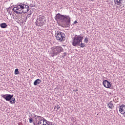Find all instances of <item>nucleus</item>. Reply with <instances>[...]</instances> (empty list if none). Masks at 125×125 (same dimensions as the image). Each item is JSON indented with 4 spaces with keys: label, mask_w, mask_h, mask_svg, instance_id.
Here are the masks:
<instances>
[{
    "label": "nucleus",
    "mask_w": 125,
    "mask_h": 125,
    "mask_svg": "<svg viewBox=\"0 0 125 125\" xmlns=\"http://www.w3.org/2000/svg\"><path fill=\"white\" fill-rule=\"evenodd\" d=\"M55 19L56 21H59L61 23H64L66 27L70 28L71 25V18H70V16L58 13L55 16Z\"/></svg>",
    "instance_id": "f257e3e1"
},
{
    "label": "nucleus",
    "mask_w": 125,
    "mask_h": 125,
    "mask_svg": "<svg viewBox=\"0 0 125 125\" xmlns=\"http://www.w3.org/2000/svg\"><path fill=\"white\" fill-rule=\"evenodd\" d=\"M30 7L26 4H19L16 7H14L12 9L13 11L17 14H25L29 11Z\"/></svg>",
    "instance_id": "f03ea898"
},
{
    "label": "nucleus",
    "mask_w": 125,
    "mask_h": 125,
    "mask_svg": "<svg viewBox=\"0 0 125 125\" xmlns=\"http://www.w3.org/2000/svg\"><path fill=\"white\" fill-rule=\"evenodd\" d=\"M83 40V36H82V34L80 35H76L73 38V41L72 42V45L73 46H78V45L80 44Z\"/></svg>",
    "instance_id": "7ed1b4c3"
},
{
    "label": "nucleus",
    "mask_w": 125,
    "mask_h": 125,
    "mask_svg": "<svg viewBox=\"0 0 125 125\" xmlns=\"http://www.w3.org/2000/svg\"><path fill=\"white\" fill-rule=\"evenodd\" d=\"M63 51H64V49H63L62 47L59 46H55L53 47L51 51V54L53 57L54 56H56V55L59 54V53L63 52Z\"/></svg>",
    "instance_id": "20e7f679"
},
{
    "label": "nucleus",
    "mask_w": 125,
    "mask_h": 125,
    "mask_svg": "<svg viewBox=\"0 0 125 125\" xmlns=\"http://www.w3.org/2000/svg\"><path fill=\"white\" fill-rule=\"evenodd\" d=\"M2 98H4L6 101H8L10 102V104H15V102H16V100H15V98L14 97V95L11 94H5L0 95Z\"/></svg>",
    "instance_id": "39448f33"
},
{
    "label": "nucleus",
    "mask_w": 125,
    "mask_h": 125,
    "mask_svg": "<svg viewBox=\"0 0 125 125\" xmlns=\"http://www.w3.org/2000/svg\"><path fill=\"white\" fill-rule=\"evenodd\" d=\"M55 36L56 37V40L60 42H64V40H66V37L64 33L57 31L56 32Z\"/></svg>",
    "instance_id": "423d86ee"
},
{
    "label": "nucleus",
    "mask_w": 125,
    "mask_h": 125,
    "mask_svg": "<svg viewBox=\"0 0 125 125\" xmlns=\"http://www.w3.org/2000/svg\"><path fill=\"white\" fill-rule=\"evenodd\" d=\"M103 83L104 87H106V88H111L112 87V83L107 80L104 81Z\"/></svg>",
    "instance_id": "0eeeda50"
},
{
    "label": "nucleus",
    "mask_w": 125,
    "mask_h": 125,
    "mask_svg": "<svg viewBox=\"0 0 125 125\" xmlns=\"http://www.w3.org/2000/svg\"><path fill=\"white\" fill-rule=\"evenodd\" d=\"M36 24L37 26H40V27H42L44 25V21H40V20H37Z\"/></svg>",
    "instance_id": "6e6552de"
},
{
    "label": "nucleus",
    "mask_w": 125,
    "mask_h": 125,
    "mask_svg": "<svg viewBox=\"0 0 125 125\" xmlns=\"http://www.w3.org/2000/svg\"><path fill=\"white\" fill-rule=\"evenodd\" d=\"M119 112L120 113H124L125 111V105L121 104L119 106Z\"/></svg>",
    "instance_id": "1a4fd4ad"
},
{
    "label": "nucleus",
    "mask_w": 125,
    "mask_h": 125,
    "mask_svg": "<svg viewBox=\"0 0 125 125\" xmlns=\"http://www.w3.org/2000/svg\"><path fill=\"white\" fill-rule=\"evenodd\" d=\"M34 119H35V120L36 121V123H38V122L42 119H44V118H43L42 116L36 115L35 114H34Z\"/></svg>",
    "instance_id": "9d476101"
},
{
    "label": "nucleus",
    "mask_w": 125,
    "mask_h": 125,
    "mask_svg": "<svg viewBox=\"0 0 125 125\" xmlns=\"http://www.w3.org/2000/svg\"><path fill=\"white\" fill-rule=\"evenodd\" d=\"M122 2L123 0H114L115 4H117V5H120V6H122Z\"/></svg>",
    "instance_id": "9b49d317"
},
{
    "label": "nucleus",
    "mask_w": 125,
    "mask_h": 125,
    "mask_svg": "<svg viewBox=\"0 0 125 125\" xmlns=\"http://www.w3.org/2000/svg\"><path fill=\"white\" fill-rule=\"evenodd\" d=\"M107 106L108 108H109V109H111V110H112L114 108V104H113V102H112V101L107 104Z\"/></svg>",
    "instance_id": "f8f14e48"
},
{
    "label": "nucleus",
    "mask_w": 125,
    "mask_h": 125,
    "mask_svg": "<svg viewBox=\"0 0 125 125\" xmlns=\"http://www.w3.org/2000/svg\"><path fill=\"white\" fill-rule=\"evenodd\" d=\"M40 83H42V81L39 79H37L34 82V85H38V84H40Z\"/></svg>",
    "instance_id": "ddd939ff"
},
{
    "label": "nucleus",
    "mask_w": 125,
    "mask_h": 125,
    "mask_svg": "<svg viewBox=\"0 0 125 125\" xmlns=\"http://www.w3.org/2000/svg\"><path fill=\"white\" fill-rule=\"evenodd\" d=\"M0 27L2 28V29H5V28H7V24H6V23H1L0 24Z\"/></svg>",
    "instance_id": "4468645a"
},
{
    "label": "nucleus",
    "mask_w": 125,
    "mask_h": 125,
    "mask_svg": "<svg viewBox=\"0 0 125 125\" xmlns=\"http://www.w3.org/2000/svg\"><path fill=\"white\" fill-rule=\"evenodd\" d=\"M78 46H80V47L83 48L84 47V46H85V44H84V43H83V42H81V43H80L79 45H78Z\"/></svg>",
    "instance_id": "2eb2a0df"
},
{
    "label": "nucleus",
    "mask_w": 125,
    "mask_h": 125,
    "mask_svg": "<svg viewBox=\"0 0 125 125\" xmlns=\"http://www.w3.org/2000/svg\"><path fill=\"white\" fill-rule=\"evenodd\" d=\"M45 18V17H44V16H40L39 18L37 20H40V21L42 22V21H43Z\"/></svg>",
    "instance_id": "dca6fc26"
},
{
    "label": "nucleus",
    "mask_w": 125,
    "mask_h": 125,
    "mask_svg": "<svg viewBox=\"0 0 125 125\" xmlns=\"http://www.w3.org/2000/svg\"><path fill=\"white\" fill-rule=\"evenodd\" d=\"M15 75H19L20 72H19V70L18 68H16L15 70Z\"/></svg>",
    "instance_id": "f3484780"
},
{
    "label": "nucleus",
    "mask_w": 125,
    "mask_h": 125,
    "mask_svg": "<svg viewBox=\"0 0 125 125\" xmlns=\"http://www.w3.org/2000/svg\"><path fill=\"white\" fill-rule=\"evenodd\" d=\"M10 10H11V8H10V7H9L7 9V11L8 13H9V14H10V15H11V13H10Z\"/></svg>",
    "instance_id": "a211bd4d"
},
{
    "label": "nucleus",
    "mask_w": 125,
    "mask_h": 125,
    "mask_svg": "<svg viewBox=\"0 0 125 125\" xmlns=\"http://www.w3.org/2000/svg\"><path fill=\"white\" fill-rule=\"evenodd\" d=\"M84 42L85 43H87V42H88V38H87V37L85 38Z\"/></svg>",
    "instance_id": "6ab92c4d"
},
{
    "label": "nucleus",
    "mask_w": 125,
    "mask_h": 125,
    "mask_svg": "<svg viewBox=\"0 0 125 125\" xmlns=\"http://www.w3.org/2000/svg\"><path fill=\"white\" fill-rule=\"evenodd\" d=\"M32 13H33V10H31L30 12L28 13L27 17L29 16V15H31Z\"/></svg>",
    "instance_id": "aec40b11"
},
{
    "label": "nucleus",
    "mask_w": 125,
    "mask_h": 125,
    "mask_svg": "<svg viewBox=\"0 0 125 125\" xmlns=\"http://www.w3.org/2000/svg\"><path fill=\"white\" fill-rule=\"evenodd\" d=\"M29 123L30 124H32V123H33V118H32L31 117L29 118Z\"/></svg>",
    "instance_id": "412c9836"
},
{
    "label": "nucleus",
    "mask_w": 125,
    "mask_h": 125,
    "mask_svg": "<svg viewBox=\"0 0 125 125\" xmlns=\"http://www.w3.org/2000/svg\"><path fill=\"white\" fill-rule=\"evenodd\" d=\"M55 108H57V110H59V109H60V106H59V105H57L55 107Z\"/></svg>",
    "instance_id": "4be33fe9"
},
{
    "label": "nucleus",
    "mask_w": 125,
    "mask_h": 125,
    "mask_svg": "<svg viewBox=\"0 0 125 125\" xmlns=\"http://www.w3.org/2000/svg\"><path fill=\"white\" fill-rule=\"evenodd\" d=\"M30 6L31 7H33L35 6V5L34 4H33V3H30Z\"/></svg>",
    "instance_id": "5701e85b"
},
{
    "label": "nucleus",
    "mask_w": 125,
    "mask_h": 125,
    "mask_svg": "<svg viewBox=\"0 0 125 125\" xmlns=\"http://www.w3.org/2000/svg\"><path fill=\"white\" fill-rule=\"evenodd\" d=\"M42 125V122H38L37 125Z\"/></svg>",
    "instance_id": "b1692460"
},
{
    "label": "nucleus",
    "mask_w": 125,
    "mask_h": 125,
    "mask_svg": "<svg viewBox=\"0 0 125 125\" xmlns=\"http://www.w3.org/2000/svg\"><path fill=\"white\" fill-rule=\"evenodd\" d=\"M42 122V123H43V119L41 118V119L40 121H39L38 122Z\"/></svg>",
    "instance_id": "393cba45"
},
{
    "label": "nucleus",
    "mask_w": 125,
    "mask_h": 125,
    "mask_svg": "<svg viewBox=\"0 0 125 125\" xmlns=\"http://www.w3.org/2000/svg\"><path fill=\"white\" fill-rule=\"evenodd\" d=\"M66 52L63 53V56H62L63 58H64L65 56H66Z\"/></svg>",
    "instance_id": "a878e982"
},
{
    "label": "nucleus",
    "mask_w": 125,
    "mask_h": 125,
    "mask_svg": "<svg viewBox=\"0 0 125 125\" xmlns=\"http://www.w3.org/2000/svg\"><path fill=\"white\" fill-rule=\"evenodd\" d=\"M78 23V21H75L72 24V25H75V24H77Z\"/></svg>",
    "instance_id": "bb28decb"
},
{
    "label": "nucleus",
    "mask_w": 125,
    "mask_h": 125,
    "mask_svg": "<svg viewBox=\"0 0 125 125\" xmlns=\"http://www.w3.org/2000/svg\"><path fill=\"white\" fill-rule=\"evenodd\" d=\"M47 123H49V125H52V123L50 122H47Z\"/></svg>",
    "instance_id": "cd10ccee"
},
{
    "label": "nucleus",
    "mask_w": 125,
    "mask_h": 125,
    "mask_svg": "<svg viewBox=\"0 0 125 125\" xmlns=\"http://www.w3.org/2000/svg\"><path fill=\"white\" fill-rule=\"evenodd\" d=\"M121 114H122L123 116H125V112H122Z\"/></svg>",
    "instance_id": "c85d7f7f"
},
{
    "label": "nucleus",
    "mask_w": 125,
    "mask_h": 125,
    "mask_svg": "<svg viewBox=\"0 0 125 125\" xmlns=\"http://www.w3.org/2000/svg\"><path fill=\"white\" fill-rule=\"evenodd\" d=\"M33 125H37L35 123V122L33 123Z\"/></svg>",
    "instance_id": "c756f323"
},
{
    "label": "nucleus",
    "mask_w": 125,
    "mask_h": 125,
    "mask_svg": "<svg viewBox=\"0 0 125 125\" xmlns=\"http://www.w3.org/2000/svg\"><path fill=\"white\" fill-rule=\"evenodd\" d=\"M47 125H49V124L47 123Z\"/></svg>",
    "instance_id": "7c9ffc66"
},
{
    "label": "nucleus",
    "mask_w": 125,
    "mask_h": 125,
    "mask_svg": "<svg viewBox=\"0 0 125 125\" xmlns=\"http://www.w3.org/2000/svg\"><path fill=\"white\" fill-rule=\"evenodd\" d=\"M92 1H93V0H91Z\"/></svg>",
    "instance_id": "2f4dec72"
},
{
    "label": "nucleus",
    "mask_w": 125,
    "mask_h": 125,
    "mask_svg": "<svg viewBox=\"0 0 125 125\" xmlns=\"http://www.w3.org/2000/svg\"><path fill=\"white\" fill-rule=\"evenodd\" d=\"M28 19V17H26V19Z\"/></svg>",
    "instance_id": "473e14b6"
},
{
    "label": "nucleus",
    "mask_w": 125,
    "mask_h": 125,
    "mask_svg": "<svg viewBox=\"0 0 125 125\" xmlns=\"http://www.w3.org/2000/svg\"><path fill=\"white\" fill-rule=\"evenodd\" d=\"M41 123H43L42 121H41Z\"/></svg>",
    "instance_id": "72a5a7b5"
},
{
    "label": "nucleus",
    "mask_w": 125,
    "mask_h": 125,
    "mask_svg": "<svg viewBox=\"0 0 125 125\" xmlns=\"http://www.w3.org/2000/svg\"><path fill=\"white\" fill-rule=\"evenodd\" d=\"M28 17H30V16H29Z\"/></svg>",
    "instance_id": "f704fd0d"
},
{
    "label": "nucleus",
    "mask_w": 125,
    "mask_h": 125,
    "mask_svg": "<svg viewBox=\"0 0 125 125\" xmlns=\"http://www.w3.org/2000/svg\"><path fill=\"white\" fill-rule=\"evenodd\" d=\"M124 113H125V111H124Z\"/></svg>",
    "instance_id": "c9c22d12"
}]
</instances>
